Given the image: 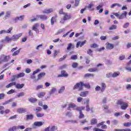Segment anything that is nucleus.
<instances>
[{"label":"nucleus","instance_id":"obj_9","mask_svg":"<svg viewBox=\"0 0 131 131\" xmlns=\"http://www.w3.org/2000/svg\"><path fill=\"white\" fill-rule=\"evenodd\" d=\"M5 41H6V42H11V41H13L12 37H10L9 36H7L5 37V39L2 40L0 41V42H5Z\"/></svg>","mask_w":131,"mask_h":131},{"label":"nucleus","instance_id":"obj_45","mask_svg":"<svg viewBox=\"0 0 131 131\" xmlns=\"http://www.w3.org/2000/svg\"><path fill=\"white\" fill-rule=\"evenodd\" d=\"M87 54L90 56H93V51L91 49H89L87 51Z\"/></svg>","mask_w":131,"mask_h":131},{"label":"nucleus","instance_id":"obj_39","mask_svg":"<svg viewBox=\"0 0 131 131\" xmlns=\"http://www.w3.org/2000/svg\"><path fill=\"white\" fill-rule=\"evenodd\" d=\"M58 54H60V50H55L54 51V53L53 54V57L54 58H56V57H57V55Z\"/></svg>","mask_w":131,"mask_h":131},{"label":"nucleus","instance_id":"obj_41","mask_svg":"<svg viewBox=\"0 0 131 131\" xmlns=\"http://www.w3.org/2000/svg\"><path fill=\"white\" fill-rule=\"evenodd\" d=\"M115 29H117V26L112 25L109 28V30H114Z\"/></svg>","mask_w":131,"mask_h":131},{"label":"nucleus","instance_id":"obj_50","mask_svg":"<svg viewBox=\"0 0 131 131\" xmlns=\"http://www.w3.org/2000/svg\"><path fill=\"white\" fill-rule=\"evenodd\" d=\"M129 26V23H126L123 25V28H127Z\"/></svg>","mask_w":131,"mask_h":131},{"label":"nucleus","instance_id":"obj_46","mask_svg":"<svg viewBox=\"0 0 131 131\" xmlns=\"http://www.w3.org/2000/svg\"><path fill=\"white\" fill-rule=\"evenodd\" d=\"M40 71H41V70L40 69H38L36 70L33 72V75H35L36 73H38V72H40Z\"/></svg>","mask_w":131,"mask_h":131},{"label":"nucleus","instance_id":"obj_44","mask_svg":"<svg viewBox=\"0 0 131 131\" xmlns=\"http://www.w3.org/2000/svg\"><path fill=\"white\" fill-rule=\"evenodd\" d=\"M23 96H25V93L24 92H20L17 95V97H18V98H20V97H23Z\"/></svg>","mask_w":131,"mask_h":131},{"label":"nucleus","instance_id":"obj_20","mask_svg":"<svg viewBox=\"0 0 131 131\" xmlns=\"http://www.w3.org/2000/svg\"><path fill=\"white\" fill-rule=\"evenodd\" d=\"M94 7H95V4H94L93 3H91L88 5V9H89V10H90V11H94Z\"/></svg>","mask_w":131,"mask_h":131},{"label":"nucleus","instance_id":"obj_23","mask_svg":"<svg viewBox=\"0 0 131 131\" xmlns=\"http://www.w3.org/2000/svg\"><path fill=\"white\" fill-rule=\"evenodd\" d=\"M88 95H89V91H83L80 93V97H82L83 98L86 97Z\"/></svg>","mask_w":131,"mask_h":131},{"label":"nucleus","instance_id":"obj_58","mask_svg":"<svg viewBox=\"0 0 131 131\" xmlns=\"http://www.w3.org/2000/svg\"><path fill=\"white\" fill-rule=\"evenodd\" d=\"M79 2H80V0H75V7L78 6V5H79Z\"/></svg>","mask_w":131,"mask_h":131},{"label":"nucleus","instance_id":"obj_2","mask_svg":"<svg viewBox=\"0 0 131 131\" xmlns=\"http://www.w3.org/2000/svg\"><path fill=\"white\" fill-rule=\"evenodd\" d=\"M70 19H71V14L66 12L63 15L62 18L60 19V23H61V24H64L66 21H68V20H70Z\"/></svg>","mask_w":131,"mask_h":131},{"label":"nucleus","instance_id":"obj_40","mask_svg":"<svg viewBox=\"0 0 131 131\" xmlns=\"http://www.w3.org/2000/svg\"><path fill=\"white\" fill-rule=\"evenodd\" d=\"M36 115L37 117L39 118V117H43L45 116V114H42L40 113H36Z\"/></svg>","mask_w":131,"mask_h":131},{"label":"nucleus","instance_id":"obj_10","mask_svg":"<svg viewBox=\"0 0 131 131\" xmlns=\"http://www.w3.org/2000/svg\"><path fill=\"white\" fill-rule=\"evenodd\" d=\"M105 46H106V50H113V49L114 48V45L109 43V42H106L105 43Z\"/></svg>","mask_w":131,"mask_h":131},{"label":"nucleus","instance_id":"obj_31","mask_svg":"<svg viewBox=\"0 0 131 131\" xmlns=\"http://www.w3.org/2000/svg\"><path fill=\"white\" fill-rule=\"evenodd\" d=\"M89 72H96L97 71H99V69L97 68H91L88 70Z\"/></svg>","mask_w":131,"mask_h":131},{"label":"nucleus","instance_id":"obj_24","mask_svg":"<svg viewBox=\"0 0 131 131\" xmlns=\"http://www.w3.org/2000/svg\"><path fill=\"white\" fill-rule=\"evenodd\" d=\"M101 93H103L105 92V90H106V84L105 83H101Z\"/></svg>","mask_w":131,"mask_h":131},{"label":"nucleus","instance_id":"obj_47","mask_svg":"<svg viewBox=\"0 0 131 131\" xmlns=\"http://www.w3.org/2000/svg\"><path fill=\"white\" fill-rule=\"evenodd\" d=\"M14 93H15V90L11 89L7 92V95H12V94H14Z\"/></svg>","mask_w":131,"mask_h":131},{"label":"nucleus","instance_id":"obj_38","mask_svg":"<svg viewBox=\"0 0 131 131\" xmlns=\"http://www.w3.org/2000/svg\"><path fill=\"white\" fill-rule=\"evenodd\" d=\"M113 74V77L115 78V77H117V76H119L120 75V73L119 72H114Z\"/></svg>","mask_w":131,"mask_h":131},{"label":"nucleus","instance_id":"obj_6","mask_svg":"<svg viewBox=\"0 0 131 131\" xmlns=\"http://www.w3.org/2000/svg\"><path fill=\"white\" fill-rule=\"evenodd\" d=\"M45 124V122H41V121H36L34 122L33 124V127L35 128L36 127H39L40 126H42Z\"/></svg>","mask_w":131,"mask_h":131},{"label":"nucleus","instance_id":"obj_32","mask_svg":"<svg viewBox=\"0 0 131 131\" xmlns=\"http://www.w3.org/2000/svg\"><path fill=\"white\" fill-rule=\"evenodd\" d=\"M45 96H46V92H40L38 94V98H43V97H45Z\"/></svg>","mask_w":131,"mask_h":131},{"label":"nucleus","instance_id":"obj_35","mask_svg":"<svg viewBox=\"0 0 131 131\" xmlns=\"http://www.w3.org/2000/svg\"><path fill=\"white\" fill-rule=\"evenodd\" d=\"M66 30L65 29V28H63L58 30L56 33V35H58V34H60V33H62V32H65Z\"/></svg>","mask_w":131,"mask_h":131},{"label":"nucleus","instance_id":"obj_22","mask_svg":"<svg viewBox=\"0 0 131 131\" xmlns=\"http://www.w3.org/2000/svg\"><path fill=\"white\" fill-rule=\"evenodd\" d=\"M38 26H39V24H34L32 27V30L36 31V33H37V31H38V30L37 29V28H38Z\"/></svg>","mask_w":131,"mask_h":131},{"label":"nucleus","instance_id":"obj_56","mask_svg":"<svg viewBox=\"0 0 131 131\" xmlns=\"http://www.w3.org/2000/svg\"><path fill=\"white\" fill-rule=\"evenodd\" d=\"M72 31V30H71L70 31H69V32H67L66 34H63L62 35V37L65 38L66 37V36H67V35H68V34H69V33H70V32Z\"/></svg>","mask_w":131,"mask_h":131},{"label":"nucleus","instance_id":"obj_30","mask_svg":"<svg viewBox=\"0 0 131 131\" xmlns=\"http://www.w3.org/2000/svg\"><path fill=\"white\" fill-rule=\"evenodd\" d=\"M58 17V15H56L54 16V17H52L51 19V25H53L54 23H55V21H56V18Z\"/></svg>","mask_w":131,"mask_h":131},{"label":"nucleus","instance_id":"obj_4","mask_svg":"<svg viewBox=\"0 0 131 131\" xmlns=\"http://www.w3.org/2000/svg\"><path fill=\"white\" fill-rule=\"evenodd\" d=\"M117 104L121 106L122 110H126V108L128 107V103L123 101L122 99L118 100Z\"/></svg>","mask_w":131,"mask_h":131},{"label":"nucleus","instance_id":"obj_19","mask_svg":"<svg viewBox=\"0 0 131 131\" xmlns=\"http://www.w3.org/2000/svg\"><path fill=\"white\" fill-rule=\"evenodd\" d=\"M37 18L38 19H41V20H47L48 19V16L45 15H37Z\"/></svg>","mask_w":131,"mask_h":131},{"label":"nucleus","instance_id":"obj_8","mask_svg":"<svg viewBox=\"0 0 131 131\" xmlns=\"http://www.w3.org/2000/svg\"><path fill=\"white\" fill-rule=\"evenodd\" d=\"M57 127L56 126H48L44 129V131H55L57 130Z\"/></svg>","mask_w":131,"mask_h":131},{"label":"nucleus","instance_id":"obj_48","mask_svg":"<svg viewBox=\"0 0 131 131\" xmlns=\"http://www.w3.org/2000/svg\"><path fill=\"white\" fill-rule=\"evenodd\" d=\"M17 129H24L25 128V126L24 125H18L16 126Z\"/></svg>","mask_w":131,"mask_h":131},{"label":"nucleus","instance_id":"obj_14","mask_svg":"<svg viewBox=\"0 0 131 131\" xmlns=\"http://www.w3.org/2000/svg\"><path fill=\"white\" fill-rule=\"evenodd\" d=\"M104 123H105V121L101 122V123H99L97 125V127H100V126L101 125V128L102 129H106L107 126L106 125H104Z\"/></svg>","mask_w":131,"mask_h":131},{"label":"nucleus","instance_id":"obj_42","mask_svg":"<svg viewBox=\"0 0 131 131\" xmlns=\"http://www.w3.org/2000/svg\"><path fill=\"white\" fill-rule=\"evenodd\" d=\"M122 114H123V113L121 112L115 113L114 115L116 117H118V116H121Z\"/></svg>","mask_w":131,"mask_h":131},{"label":"nucleus","instance_id":"obj_3","mask_svg":"<svg viewBox=\"0 0 131 131\" xmlns=\"http://www.w3.org/2000/svg\"><path fill=\"white\" fill-rule=\"evenodd\" d=\"M10 59L11 56H10V55L2 54L0 56V64H3V63H6L8 61H10Z\"/></svg>","mask_w":131,"mask_h":131},{"label":"nucleus","instance_id":"obj_63","mask_svg":"<svg viewBox=\"0 0 131 131\" xmlns=\"http://www.w3.org/2000/svg\"><path fill=\"white\" fill-rule=\"evenodd\" d=\"M125 69L128 72H131V68L129 67H126Z\"/></svg>","mask_w":131,"mask_h":131},{"label":"nucleus","instance_id":"obj_18","mask_svg":"<svg viewBox=\"0 0 131 131\" xmlns=\"http://www.w3.org/2000/svg\"><path fill=\"white\" fill-rule=\"evenodd\" d=\"M24 76H25V73H20L17 75L13 76L14 78H20L21 77H24Z\"/></svg>","mask_w":131,"mask_h":131},{"label":"nucleus","instance_id":"obj_54","mask_svg":"<svg viewBox=\"0 0 131 131\" xmlns=\"http://www.w3.org/2000/svg\"><path fill=\"white\" fill-rule=\"evenodd\" d=\"M124 59H125V55H122L120 56L119 60H120L121 61H122L123 60H124Z\"/></svg>","mask_w":131,"mask_h":131},{"label":"nucleus","instance_id":"obj_59","mask_svg":"<svg viewBox=\"0 0 131 131\" xmlns=\"http://www.w3.org/2000/svg\"><path fill=\"white\" fill-rule=\"evenodd\" d=\"M77 66H78V63H77V62H74L73 64H72V67L73 68H76V67H77Z\"/></svg>","mask_w":131,"mask_h":131},{"label":"nucleus","instance_id":"obj_11","mask_svg":"<svg viewBox=\"0 0 131 131\" xmlns=\"http://www.w3.org/2000/svg\"><path fill=\"white\" fill-rule=\"evenodd\" d=\"M16 112L19 113V114H22L23 113L27 112V109L25 108H18L17 109Z\"/></svg>","mask_w":131,"mask_h":131},{"label":"nucleus","instance_id":"obj_21","mask_svg":"<svg viewBox=\"0 0 131 131\" xmlns=\"http://www.w3.org/2000/svg\"><path fill=\"white\" fill-rule=\"evenodd\" d=\"M15 88L17 89L18 90H21V89H23L24 87L25 84H20V83H15Z\"/></svg>","mask_w":131,"mask_h":131},{"label":"nucleus","instance_id":"obj_37","mask_svg":"<svg viewBox=\"0 0 131 131\" xmlns=\"http://www.w3.org/2000/svg\"><path fill=\"white\" fill-rule=\"evenodd\" d=\"M13 101V99H10L9 100H7L2 103V105L5 106V105H8L9 103H11V102Z\"/></svg>","mask_w":131,"mask_h":131},{"label":"nucleus","instance_id":"obj_61","mask_svg":"<svg viewBox=\"0 0 131 131\" xmlns=\"http://www.w3.org/2000/svg\"><path fill=\"white\" fill-rule=\"evenodd\" d=\"M130 125H131L130 122H127V123H124V126L128 127V126H130Z\"/></svg>","mask_w":131,"mask_h":131},{"label":"nucleus","instance_id":"obj_12","mask_svg":"<svg viewBox=\"0 0 131 131\" xmlns=\"http://www.w3.org/2000/svg\"><path fill=\"white\" fill-rule=\"evenodd\" d=\"M76 108H79V107H77L73 103H70V104H69L68 110H70V109H74V110H76Z\"/></svg>","mask_w":131,"mask_h":131},{"label":"nucleus","instance_id":"obj_17","mask_svg":"<svg viewBox=\"0 0 131 131\" xmlns=\"http://www.w3.org/2000/svg\"><path fill=\"white\" fill-rule=\"evenodd\" d=\"M126 15H127V12L126 11H124L123 13L119 15V19H120V20H122V19L126 18Z\"/></svg>","mask_w":131,"mask_h":131},{"label":"nucleus","instance_id":"obj_33","mask_svg":"<svg viewBox=\"0 0 131 131\" xmlns=\"http://www.w3.org/2000/svg\"><path fill=\"white\" fill-rule=\"evenodd\" d=\"M97 123H98V120H97V119L93 118L91 121V123L92 125L97 124Z\"/></svg>","mask_w":131,"mask_h":131},{"label":"nucleus","instance_id":"obj_34","mask_svg":"<svg viewBox=\"0 0 131 131\" xmlns=\"http://www.w3.org/2000/svg\"><path fill=\"white\" fill-rule=\"evenodd\" d=\"M13 85H16V82H11L8 84H7L6 85V88H7V89H9V88L13 86Z\"/></svg>","mask_w":131,"mask_h":131},{"label":"nucleus","instance_id":"obj_55","mask_svg":"<svg viewBox=\"0 0 131 131\" xmlns=\"http://www.w3.org/2000/svg\"><path fill=\"white\" fill-rule=\"evenodd\" d=\"M91 48H93L94 49H96V48H98V45L96 43H94L90 45Z\"/></svg>","mask_w":131,"mask_h":131},{"label":"nucleus","instance_id":"obj_28","mask_svg":"<svg viewBox=\"0 0 131 131\" xmlns=\"http://www.w3.org/2000/svg\"><path fill=\"white\" fill-rule=\"evenodd\" d=\"M5 106L3 105H0V114L3 115L5 114Z\"/></svg>","mask_w":131,"mask_h":131},{"label":"nucleus","instance_id":"obj_13","mask_svg":"<svg viewBox=\"0 0 131 131\" xmlns=\"http://www.w3.org/2000/svg\"><path fill=\"white\" fill-rule=\"evenodd\" d=\"M54 12V9L53 8L46 9L42 11L43 14H51Z\"/></svg>","mask_w":131,"mask_h":131},{"label":"nucleus","instance_id":"obj_53","mask_svg":"<svg viewBox=\"0 0 131 131\" xmlns=\"http://www.w3.org/2000/svg\"><path fill=\"white\" fill-rule=\"evenodd\" d=\"M6 95L4 93L0 94V100H3L5 99V96Z\"/></svg>","mask_w":131,"mask_h":131},{"label":"nucleus","instance_id":"obj_27","mask_svg":"<svg viewBox=\"0 0 131 131\" xmlns=\"http://www.w3.org/2000/svg\"><path fill=\"white\" fill-rule=\"evenodd\" d=\"M45 76H46V73H45V72H41L37 76L38 79H40L41 78H42V77H45Z\"/></svg>","mask_w":131,"mask_h":131},{"label":"nucleus","instance_id":"obj_64","mask_svg":"<svg viewBox=\"0 0 131 131\" xmlns=\"http://www.w3.org/2000/svg\"><path fill=\"white\" fill-rule=\"evenodd\" d=\"M126 89L127 90H131V85L129 84H128L126 86Z\"/></svg>","mask_w":131,"mask_h":131},{"label":"nucleus","instance_id":"obj_16","mask_svg":"<svg viewBox=\"0 0 131 131\" xmlns=\"http://www.w3.org/2000/svg\"><path fill=\"white\" fill-rule=\"evenodd\" d=\"M58 77H68V74L65 71H62L61 74L58 75Z\"/></svg>","mask_w":131,"mask_h":131},{"label":"nucleus","instance_id":"obj_1","mask_svg":"<svg viewBox=\"0 0 131 131\" xmlns=\"http://www.w3.org/2000/svg\"><path fill=\"white\" fill-rule=\"evenodd\" d=\"M83 86L86 88V89H90L91 88V85L89 83H83L82 82H80L79 83H76L73 88V90H75L78 89V91H81L82 90Z\"/></svg>","mask_w":131,"mask_h":131},{"label":"nucleus","instance_id":"obj_43","mask_svg":"<svg viewBox=\"0 0 131 131\" xmlns=\"http://www.w3.org/2000/svg\"><path fill=\"white\" fill-rule=\"evenodd\" d=\"M16 129H17V126H13L12 127H10L9 129V131H15Z\"/></svg>","mask_w":131,"mask_h":131},{"label":"nucleus","instance_id":"obj_36","mask_svg":"<svg viewBox=\"0 0 131 131\" xmlns=\"http://www.w3.org/2000/svg\"><path fill=\"white\" fill-rule=\"evenodd\" d=\"M65 91V86H61L60 89L58 90V94H63Z\"/></svg>","mask_w":131,"mask_h":131},{"label":"nucleus","instance_id":"obj_52","mask_svg":"<svg viewBox=\"0 0 131 131\" xmlns=\"http://www.w3.org/2000/svg\"><path fill=\"white\" fill-rule=\"evenodd\" d=\"M19 53H20V49L14 52L13 53L12 56H17V55H18L19 54Z\"/></svg>","mask_w":131,"mask_h":131},{"label":"nucleus","instance_id":"obj_7","mask_svg":"<svg viewBox=\"0 0 131 131\" xmlns=\"http://www.w3.org/2000/svg\"><path fill=\"white\" fill-rule=\"evenodd\" d=\"M22 35V33L13 35L11 37L12 38V41H16V40H18V39H19V38H20V37H21Z\"/></svg>","mask_w":131,"mask_h":131},{"label":"nucleus","instance_id":"obj_29","mask_svg":"<svg viewBox=\"0 0 131 131\" xmlns=\"http://www.w3.org/2000/svg\"><path fill=\"white\" fill-rule=\"evenodd\" d=\"M26 117H27V120H32V119H33L34 117V116H33V115L32 114L27 115L26 116Z\"/></svg>","mask_w":131,"mask_h":131},{"label":"nucleus","instance_id":"obj_15","mask_svg":"<svg viewBox=\"0 0 131 131\" xmlns=\"http://www.w3.org/2000/svg\"><path fill=\"white\" fill-rule=\"evenodd\" d=\"M86 43V40H84L83 41H78L77 43L76 48H79V47L81 48V47H83V46H84V44Z\"/></svg>","mask_w":131,"mask_h":131},{"label":"nucleus","instance_id":"obj_26","mask_svg":"<svg viewBox=\"0 0 131 131\" xmlns=\"http://www.w3.org/2000/svg\"><path fill=\"white\" fill-rule=\"evenodd\" d=\"M28 101L31 103H35L36 102H37V99L33 97H30L28 98Z\"/></svg>","mask_w":131,"mask_h":131},{"label":"nucleus","instance_id":"obj_25","mask_svg":"<svg viewBox=\"0 0 131 131\" xmlns=\"http://www.w3.org/2000/svg\"><path fill=\"white\" fill-rule=\"evenodd\" d=\"M57 92V88L55 87H52L51 90L49 92V95H53V94H55Z\"/></svg>","mask_w":131,"mask_h":131},{"label":"nucleus","instance_id":"obj_51","mask_svg":"<svg viewBox=\"0 0 131 131\" xmlns=\"http://www.w3.org/2000/svg\"><path fill=\"white\" fill-rule=\"evenodd\" d=\"M90 76H92V77H94V74L87 73V74H85V75H84L85 77H90Z\"/></svg>","mask_w":131,"mask_h":131},{"label":"nucleus","instance_id":"obj_5","mask_svg":"<svg viewBox=\"0 0 131 131\" xmlns=\"http://www.w3.org/2000/svg\"><path fill=\"white\" fill-rule=\"evenodd\" d=\"M76 110L77 111H79V112L80 115L79 116V118L80 119H81V118H83V117H84V115L82 114V112L81 111H82V110H84V107L81 106L79 107H77Z\"/></svg>","mask_w":131,"mask_h":131},{"label":"nucleus","instance_id":"obj_49","mask_svg":"<svg viewBox=\"0 0 131 131\" xmlns=\"http://www.w3.org/2000/svg\"><path fill=\"white\" fill-rule=\"evenodd\" d=\"M66 123H67V122H72V123H77V121L76 120H68L65 121Z\"/></svg>","mask_w":131,"mask_h":131},{"label":"nucleus","instance_id":"obj_57","mask_svg":"<svg viewBox=\"0 0 131 131\" xmlns=\"http://www.w3.org/2000/svg\"><path fill=\"white\" fill-rule=\"evenodd\" d=\"M71 59L72 60H76V59H77V55H72L71 57Z\"/></svg>","mask_w":131,"mask_h":131},{"label":"nucleus","instance_id":"obj_60","mask_svg":"<svg viewBox=\"0 0 131 131\" xmlns=\"http://www.w3.org/2000/svg\"><path fill=\"white\" fill-rule=\"evenodd\" d=\"M102 8H103V5L100 4L98 6L96 7V10H101Z\"/></svg>","mask_w":131,"mask_h":131},{"label":"nucleus","instance_id":"obj_62","mask_svg":"<svg viewBox=\"0 0 131 131\" xmlns=\"http://www.w3.org/2000/svg\"><path fill=\"white\" fill-rule=\"evenodd\" d=\"M36 111L37 113L40 112L41 111V107H36Z\"/></svg>","mask_w":131,"mask_h":131}]
</instances>
